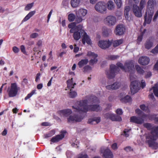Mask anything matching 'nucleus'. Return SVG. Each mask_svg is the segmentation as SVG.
<instances>
[{
  "label": "nucleus",
  "instance_id": "nucleus-1",
  "mask_svg": "<svg viewBox=\"0 0 158 158\" xmlns=\"http://www.w3.org/2000/svg\"><path fill=\"white\" fill-rule=\"evenodd\" d=\"M88 101L85 99L78 101L77 102V106L75 107L72 106L75 109V111L79 113H86L88 111H93L98 112L102 110V108L99 105L94 104L87 105Z\"/></svg>",
  "mask_w": 158,
  "mask_h": 158
},
{
  "label": "nucleus",
  "instance_id": "nucleus-2",
  "mask_svg": "<svg viewBox=\"0 0 158 158\" xmlns=\"http://www.w3.org/2000/svg\"><path fill=\"white\" fill-rule=\"evenodd\" d=\"M156 0H149L147 2V9L144 16V22L143 25L149 24L154 14V5Z\"/></svg>",
  "mask_w": 158,
  "mask_h": 158
},
{
  "label": "nucleus",
  "instance_id": "nucleus-3",
  "mask_svg": "<svg viewBox=\"0 0 158 158\" xmlns=\"http://www.w3.org/2000/svg\"><path fill=\"white\" fill-rule=\"evenodd\" d=\"M68 27L70 29L69 31L70 33H73V37L74 40H78L81 37V33H84L85 31L83 29L82 25L79 24L76 26L75 23H71L68 25Z\"/></svg>",
  "mask_w": 158,
  "mask_h": 158
},
{
  "label": "nucleus",
  "instance_id": "nucleus-4",
  "mask_svg": "<svg viewBox=\"0 0 158 158\" xmlns=\"http://www.w3.org/2000/svg\"><path fill=\"white\" fill-rule=\"evenodd\" d=\"M116 65L117 66L114 64H111L110 67V70L106 71V73L108 79H111L115 77V73L119 72L120 70L119 68H120L123 71H124V66L123 64L120 62H118Z\"/></svg>",
  "mask_w": 158,
  "mask_h": 158
},
{
  "label": "nucleus",
  "instance_id": "nucleus-5",
  "mask_svg": "<svg viewBox=\"0 0 158 158\" xmlns=\"http://www.w3.org/2000/svg\"><path fill=\"white\" fill-rule=\"evenodd\" d=\"M20 89V87L18 86L16 83H11L10 87H8L7 90L9 97H13L15 96Z\"/></svg>",
  "mask_w": 158,
  "mask_h": 158
},
{
  "label": "nucleus",
  "instance_id": "nucleus-6",
  "mask_svg": "<svg viewBox=\"0 0 158 158\" xmlns=\"http://www.w3.org/2000/svg\"><path fill=\"white\" fill-rule=\"evenodd\" d=\"M140 82L137 81L135 80L132 81L130 85V90L132 94L138 92L140 89L139 86Z\"/></svg>",
  "mask_w": 158,
  "mask_h": 158
},
{
  "label": "nucleus",
  "instance_id": "nucleus-7",
  "mask_svg": "<svg viewBox=\"0 0 158 158\" xmlns=\"http://www.w3.org/2000/svg\"><path fill=\"white\" fill-rule=\"evenodd\" d=\"M124 71L132 73L134 70V64L132 61H129L124 63Z\"/></svg>",
  "mask_w": 158,
  "mask_h": 158
},
{
  "label": "nucleus",
  "instance_id": "nucleus-8",
  "mask_svg": "<svg viewBox=\"0 0 158 158\" xmlns=\"http://www.w3.org/2000/svg\"><path fill=\"white\" fill-rule=\"evenodd\" d=\"M106 4L103 2H98L95 6L96 10L100 13H104L106 10Z\"/></svg>",
  "mask_w": 158,
  "mask_h": 158
},
{
  "label": "nucleus",
  "instance_id": "nucleus-9",
  "mask_svg": "<svg viewBox=\"0 0 158 158\" xmlns=\"http://www.w3.org/2000/svg\"><path fill=\"white\" fill-rule=\"evenodd\" d=\"M84 115L82 114L81 115L76 114L74 115H70L68 118L67 120L68 123H73L74 122H80L83 119Z\"/></svg>",
  "mask_w": 158,
  "mask_h": 158
},
{
  "label": "nucleus",
  "instance_id": "nucleus-10",
  "mask_svg": "<svg viewBox=\"0 0 158 158\" xmlns=\"http://www.w3.org/2000/svg\"><path fill=\"white\" fill-rule=\"evenodd\" d=\"M112 42L108 40H99L98 43V46L102 49H106L109 48L111 45Z\"/></svg>",
  "mask_w": 158,
  "mask_h": 158
},
{
  "label": "nucleus",
  "instance_id": "nucleus-11",
  "mask_svg": "<svg viewBox=\"0 0 158 158\" xmlns=\"http://www.w3.org/2000/svg\"><path fill=\"white\" fill-rule=\"evenodd\" d=\"M143 10L137 5L133 4L132 6V10L134 15L137 17L140 18L142 15V10Z\"/></svg>",
  "mask_w": 158,
  "mask_h": 158
},
{
  "label": "nucleus",
  "instance_id": "nucleus-12",
  "mask_svg": "<svg viewBox=\"0 0 158 158\" xmlns=\"http://www.w3.org/2000/svg\"><path fill=\"white\" fill-rule=\"evenodd\" d=\"M87 56L93 58V59H91L89 60V64L90 65H93L97 63L98 61L97 59L98 55L97 54H95L94 52H88L87 54Z\"/></svg>",
  "mask_w": 158,
  "mask_h": 158
},
{
  "label": "nucleus",
  "instance_id": "nucleus-13",
  "mask_svg": "<svg viewBox=\"0 0 158 158\" xmlns=\"http://www.w3.org/2000/svg\"><path fill=\"white\" fill-rule=\"evenodd\" d=\"M66 131H61V134L57 135L53 137L51 139V141L53 143H56L61 140L64 137Z\"/></svg>",
  "mask_w": 158,
  "mask_h": 158
},
{
  "label": "nucleus",
  "instance_id": "nucleus-14",
  "mask_svg": "<svg viewBox=\"0 0 158 158\" xmlns=\"http://www.w3.org/2000/svg\"><path fill=\"white\" fill-rule=\"evenodd\" d=\"M125 29L123 25H119L116 27L115 32L116 35H123L125 31Z\"/></svg>",
  "mask_w": 158,
  "mask_h": 158
},
{
  "label": "nucleus",
  "instance_id": "nucleus-15",
  "mask_svg": "<svg viewBox=\"0 0 158 158\" xmlns=\"http://www.w3.org/2000/svg\"><path fill=\"white\" fill-rule=\"evenodd\" d=\"M149 57L146 56H142L139 58L138 60V63L143 65H148L150 61Z\"/></svg>",
  "mask_w": 158,
  "mask_h": 158
},
{
  "label": "nucleus",
  "instance_id": "nucleus-16",
  "mask_svg": "<svg viewBox=\"0 0 158 158\" xmlns=\"http://www.w3.org/2000/svg\"><path fill=\"white\" fill-rule=\"evenodd\" d=\"M130 121L138 124H141L144 123V120L140 117L133 116L131 117Z\"/></svg>",
  "mask_w": 158,
  "mask_h": 158
},
{
  "label": "nucleus",
  "instance_id": "nucleus-17",
  "mask_svg": "<svg viewBox=\"0 0 158 158\" xmlns=\"http://www.w3.org/2000/svg\"><path fill=\"white\" fill-rule=\"evenodd\" d=\"M154 39L152 37H150L146 40L144 46L145 48L149 49L152 48L153 45Z\"/></svg>",
  "mask_w": 158,
  "mask_h": 158
},
{
  "label": "nucleus",
  "instance_id": "nucleus-18",
  "mask_svg": "<svg viewBox=\"0 0 158 158\" xmlns=\"http://www.w3.org/2000/svg\"><path fill=\"white\" fill-rule=\"evenodd\" d=\"M57 113L60 116L67 117L71 114L72 111L71 109H66L59 110L57 111Z\"/></svg>",
  "mask_w": 158,
  "mask_h": 158
},
{
  "label": "nucleus",
  "instance_id": "nucleus-19",
  "mask_svg": "<svg viewBox=\"0 0 158 158\" xmlns=\"http://www.w3.org/2000/svg\"><path fill=\"white\" fill-rule=\"evenodd\" d=\"M102 157L103 158H113V154L109 149H106L104 151L102 152Z\"/></svg>",
  "mask_w": 158,
  "mask_h": 158
},
{
  "label": "nucleus",
  "instance_id": "nucleus-20",
  "mask_svg": "<svg viewBox=\"0 0 158 158\" xmlns=\"http://www.w3.org/2000/svg\"><path fill=\"white\" fill-rule=\"evenodd\" d=\"M106 21L109 25H114L116 22V18L113 16H108L106 18Z\"/></svg>",
  "mask_w": 158,
  "mask_h": 158
},
{
  "label": "nucleus",
  "instance_id": "nucleus-21",
  "mask_svg": "<svg viewBox=\"0 0 158 158\" xmlns=\"http://www.w3.org/2000/svg\"><path fill=\"white\" fill-rule=\"evenodd\" d=\"M155 140L154 139L146 140V143L148 144L149 147H151L154 149H157L158 148V143L155 142Z\"/></svg>",
  "mask_w": 158,
  "mask_h": 158
},
{
  "label": "nucleus",
  "instance_id": "nucleus-22",
  "mask_svg": "<svg viewBox=\"0 0 158 158\" xmlns=\"http://www.w3.org/2000/svg\"><path fill=\"white\" fill-rule=\"evenodd\" d=\"M120 86V84L118 82H115L111 85H107L106 86V89L110 90L112 89H118Z\"/></svg>",
  "mask_w": 158,
  "mask_h": 158
},
{
  "label": "nucleus",
  "instance_id": "nucleus-23",
  "mask_svg": "<svg viewBox=\"0 0 158 158\" xmlns=\"http://www.w3.org/2000/svg\"><path fill=\"white\" fill-rule=\"evenodd\" d=\"M35 13V10L30 12L23 19L22 21V22H24L28 20L32 17Z\"/></svg>",
  "mask_w": 158,
  "mask_h": 158
},
{
  "label": "nucleus",
  "instance_id": "nucleus-24",
  "mask_svg": "<svg viewBox=\"0 0 158 158\" xmlns=\"http://www.w3.org/2000/svg\"><path fill=\"white\" fill-rule=\"evenodd\" d=\"M89 102L91 103H98L99 102L98 98L94 96H91L89 98Z\"/></svg>",
  "mask_w": 158,
  "mask_h": 158
},
{
  "label": "nucleus",
  "instance_id": "nucleus-25",
  "mask_svg": "<svg viewBox=\"0 0 158 158\" xmlns=\"http://www.w3.org/2000/svg\"><path fill=\"white\" fill-rule=\"evenodd\" d=\"M101 121V118L99 117H95L93 118L89 119L88 123L93 124V122L95 121L96 123H99Z\"/></svg>",
  "mask_w": 158,
  "mask_h": 158
},
{
  "label": "nucleus",
  "instance_id": "nucleus-26",
  "mask_svg": "<svg viewBox=\"0 0 158 158\" xmlns=\"http://www.w3.org/2000/svg\"><path fill=\"white\" fill-rule=\"evenodd\" d=\"M112 121H121L122 118L121 116L112 114L110 118Z\"/></svg>",
  "mask_w": 158,
  "mask_h": 158
},
{
  "label": "nucleus",
  "instance_id": "nucleus-27",
  "mask_svg": "<svg viewBox=\"0 0 158 158\" xmlns=\"http://www.w3.org/2000/svg\"><path fill=\"white\" fill-rule=\"evenodd\" d=\"M89 61L87 59H82L79 61L78 65L80 68H81L88 63Z\"/></svg>",
  "mask_w": 158,
  "mask_h": 158
},
{
  "label": "nucleus",
  "instance_id": "nucleus-28",
  "mask_svg": "<svg viewBox=\"0 0 158 158\" xmlns=\"http://www.w3.org/2000/svg\"><path fill=\"white\" fill-rule=\"evenodd\" d=\"M87 11L86 10L83 9H80L78 12L79 16L83 17L85 16L87 13Z\"/></svg>",
  "mask_w": 158,
  "mask_h": 158
},
{
  "label": "nucleus",
  "instance_id": "nucleus-29",
  "mask_svg": "<svg viewBox=\"0 0 158 158\" xmlns=\"http://www.w3.org/2000/svg\"><path fill=\"white\" fill-rule=\"evenodd\" d=\"M107 8L108 10H112L114 9L115 6L113 2L111 1H109L107 4Z\"/></svg>",
  "mask_w": 158,
  "mask_h": 158
},
{
  "label": "nucleus",
  "instance_id": "nucleus-30",
  "mask_svg": "<svg viewBox=\"0 0 158 158\" xmlns=\"http://www.w3.org/2000/svg\"><path fill=\"white\" fill-rule=\"evenodd\" d=\"M131 97L128 95H127L120 99L121 101L124 103L130 102H131Z\"/></svg>",
  "mask_w": 158,
  "mask_h": 158
},
{
  "label": "nucleus",
  "instance_id": "nucleus-31",
  "mask_svg": "<svg viewBox=\"0 0 158 158\" xmlns=\"http://www.w3.org/2000/svg\"><path fill=\"white\" fill-rule=\"evenodd\" d=\"M73 78H72L71 79H69L67 81V87L70 90V89H72L74 88V85H73Z\"/></svg>",
  "mask_w": 158,
  "mask_h": 158
},
{
  "label": "nucleus",
  "instance_id": "nucleus-32",
  "mask_svg": "<svg viewBox=\"0 0 158 158\" xmlns=\"http://www.w3.org/2000/svg\"><path fill=\"white\" fill-rule=\"evenodd\" d=\"M123 42V40L122 39L114 40L113 42V46L114 48L122 44Z\"/></svg>",
  "mask_w": 158,
  "mask_h": 158
},
{
  "label": "nucleus",
  "instance_id": "nucleus-33",
  "mask_svg": "<svg viewBox=\"0 0 158 158\" xmlns=\"http://www.w3.org/2000/svg\"><path fill=\"white\" fill-rule=\"evenodd\" d=\"M55 133V131L54 130H52L49 131L48 133L44 135V138H48L54 135Z\"/></svg>",
  "mask_w": 158,
  "mask_h": 158
},
{
  "label": "nucleus",
  "instance_id": "nucleus-34",
  "mask_svg": "<svg viewBox=\"0 0 158 158\" xmlns=\"http://www.w3.org/2000/svg\"><path fill=\"white\" fill-rule=\"evenodd\" d=\"M80 3L79 0H71V4L73 7H76L78 6Z\"/></svg>",
  "mask_w": 158,
  "mask_h": 158
},
{
  "label": "nucleus",
  "instance_id": "nucleus-35",
  "mask_svg": "<svg viewBox=\"0 0 158 158\" xmlns=\"http://www.w3.org/2000/svg\"><path fill=\"white\" fill-rule=\"evenodd\" d=\"M83 36L85 37V39L87 44H88L91 45L92 44L91 39L86 32H84L83 33Z\"/></svg>",
  "mask_w": 158,
  "mask_h": 158
},
{
  "label": "nucleus",
  "instance_id": "nucleus-36",
  "mask_svg": "<svg viewBox=\"0 0 158 158\" xmlns=\"http://www.w3.org/2000/svg\"><path fill=\"white\" fill-rule=\"evenodd\" d=\"M135 68L138 73L142 75L143 74L144 71L139 65H136Z\"/></svg>",
  "mask_w": 158,
  "mask_h": 158
},
{
  "label": "nucleus",
  "instance_id": "nucleus-37",
  "mask_svg": "<svg viewBox=\"0 0 158 158\" xmlns=\"http://www.w3.org/2000/svg\"><path fill=\"white\" fill-rule=\"evenodd\" d=\"M77 95V94L76 92L73 91L72 89H70V92L69 93V95L70 98H73L75 97Z\"/></svg>",
  "mask_w": 158,
  "mask_h": 158
},
{
  "label": "nucleus",
  "instance_id": "nucleus-38",
  "mask_svg": "<svg viewBox=\"0 0 158 158\" xmlns=\"http://www.w3.org/2000/svg\"><path fill=\"white\" fill-rule=\"evenodd\" d=\"M75 18V15L73 13L69 14L68 15V19L70 22L74 21Z\"/></svg>",
  "mask_w": 158,
  "mask_h": 158
},
{
  "label": "nucleus",
  "instance_id": "nucleus-39",
  "mask_svg": "<svg viewBox=\"0 0 158 158\" xmlns=\"http://www.w3.org/2000/svg\"><path fill=\"white\" fill-rule=\"evenodd\" d=\"M119 56L118 55H111L108 56L107 59L110 60H114L118 58Z\"/></svg>",
  "mask_w": 158,
  "mask_h": 158
},
{
  "label": "nucleus",
  "instance_id": "nucleus-40",
  "mask_svg": "<svg viewBox=\"0 0 158 158\" xmlns=\"http://www.w3.org/2000/svg\"><path fill=\"white\" fill-rule=\"evenodd\" d=\"M152 89L153 90V92L155 95L158 97V88L157 87L153 86L152 88L150 89V91L152 90Z\"/></svg>",
  "mask_w": 158,
  "mask_h": 158
},
{
  "label": "nucleus",
  "instance_id": "nucleus-41",
  "mask_svg": "<svg viewBox=\"0 0 158 158\" xmlns=\"http://www.w3.org/2000/svg\"><path fill=\"white\" fill-rule=\"evenodd\" d=\"M146 0H141L139 3V7L143 10L146 5Z\"/></svg>",
  "mask_w": 158,
  "mask_h": 158
},
{
  "label": "nucleus",
  "instance_id": "nucleus-42",
  "mask_svg": "<svg viewBox=\"0 0 158 158\" xmlns=\"http://www.w3.org/2000/svg\"><path fill=\"white\" fill-rule=\"evenodd\" d=\"M33 5V2L27 4L25 7L24 10L26 11L29 10L32 7Z\"/></svg>",
  "mask_w": 158,
  "mask_h": 158
},
{
  "label": "nucleus",
  "instance_id": "nucleus-43",
  "mask_svg": "<svg viewBox=\"0 0 158 158\" xmlns=\"http://www.w3.org/2000/svg\"><path fill=\"white\" fill-rule=\"evenodd\" d=\"M116 3L118 8H121L122 5V1L121 0H114Z\"/></svg>",
  "mask_w": 158,
  "mask_h": 158
},
{
  "label": "nucleus",
  "instance_id": "nucleus-44",
  "mask_svg": "<svg viewBox=\"0 0 158 158\" xmlns=\"http://www.w3.org/2000/svg\"><path fill=\"white\" fill-rule=\"evenodd\" d=\"M35 90H34L32 91L30 93L28 94L25 97V100H26L30 98L35 94Z\"/></svg>",
  "mask_w": 158,
  "mask_h": 158
},
{
  "label": "nucleus",
  "instance_id": "nucleus-45",
  "mask_svg": "<svg viewBox=\"0 0 158 158\" xmlns=\"http://www.w3.org/2000/svg\"><path fill=\"white\" fill-rule=\"evenodd\" d=\"M84 71L83 72H85L88 71L89 70H92V68L89 65L85 66L83 68Z\"/></svg>",
  "mask_w": 158,
  "mask_h": 158
},
{
  "label": "nucleus",
  "instance_id": "nucleus-46",
  "mask_svg": "<svg viewBox=\"0 0 158 158\" xmlns=\"http://www.w3.org/2000/svg\"><path fill=\"white\" fill-rule=\"evenodd\" d=\"M82 17H78L77 16L75 19V22L74 23H76V24L77 23H80L82 21V19L81 18Z\"/></svg>",
  "mask_w": 158,
  "mask_h": 158
},
{
  "label": "nucleus",
  "instance_id": "nucleus-47",
  "mask_svg": "<svg viewBox=\"0 0 158 158\" xmlns=\"http://www.w3.org/2000/svg\"><path fill=\"white\" fill-rule=\"evenodd\" d=\"M143 35L142 33L138 36L137 39V43L138 44H139V43L142 41Z\"/></svg>",
  "mask_w": 158,
  "mask_h": 158
},
{
  "label": "nucleus",
  "instance_id": "nucleus-48",
  "mask_svg": "<svg viewBox=\"0 0 158 158\" xmlns=\"http://www.w3.org/2000/svg\"><path fill=\"white\" fill-rule=\"evenodd\" d=\"M156 115L155 114L151 115L150 116V117L153 118L155 122L158 123V117H156Z\"/></svg>",
  "mask_w": 158,
  "mask_h": 158
},
{
  "label": "nucleus",
  "instance_id": "nucleus-49",
  "mask_svg": "<svg viewBox=\"0 0 158 158\" xmlns=\"http://www.w3.org/2000/svg\"><path fill=\"white\" fill-rule=\"evenodd\" d=\"M39 36L38 33H34L31 34L30 35V37L31 38H35Z\"/></svg>",
  "mask_w": 158,
  "mask_h": 158
},
{
  "label": "nucleus",
  "instance_id": "nucleus-50",
  "mask_svg": "<svg viewBox=\"0 0 158 158\" xmlns=\"http://www.w3.org/2000/svg\"><path fill=\"white\" fill-rule=\"evenodd\" d=\"M20 50L24 54H26V52L25 51V48L24 45H22L20 46Z\"/></svg>",
  "mask_w": 158,
  "mask_h": 158
},
{
  "label": "nucleus",
  "instance_id": "nucleus-51",
  "mask_svg": "<svg viewBox=\"0 0 158 158\" xmlns=\"http://www.w3.org/2000/svg\"><path fill=\"white\" fill-rule=\"evenodd\" d=\"M88 156L86 154L83 155L82 154H80L79 155L78 158H88Z\"/></svg>",
  "mask_w": 158,
  "mask_h": 158
},
{
  "label": "nucleus",
  "instance_id": "nucleus-52",
  "mask_svg": "<svg viewBox=\"0 0 158 158\" xmlns=\"http://www.w3.org/2000/svg\"><path fill=\"white\" fill-rule=\"evenodd\" d=\"M12 49L13 52L15 53H18L19 50V48L16 46L13 47Z\"/></svg>",
  "mask_w": 158,
  "mask_h": 158
},
{
  "label": "nucleus",
  "instance_id": "nucleus-53",
  "mask_svg": "<svg viewBox=\"0 0 158 158\" xmlns=\"http://www.w3.org/2000/svg\"><path fill=\"white\" fill-rule=\"evenodd\" d=\"M135 111V113L139 115H140L143 113V111L139 109H136Z\"/></svg>",
  "mask_w": 158,
  "mask_h": 158
},
{
  "label": "nucleus",
  "instance_id": "nucleus-54",
  "mask_svg": "<svg viewBox=\"0 0 158 158\" xmlns=\"http://www.w3.org/2000/svg\"><path fill=\"white\" fill-rule=\"evenodd\" d=\"M112 114L110 113H106L105 115V117L106 119H110V118L111 115Z\"/></svg>",
  "mask_w": 158,
  "mask_h": 158
},
{
  "label": "nucleus",
  "instance_id": "nucleus-55",
  "mask_svg": "<svg viewBox=\"0 0 158 158\" xmlns=\"http://www.w3.org/2000/svg\"><path fill=\"white\" fill-rule=\"evenodd\" d=\"M52 11H53V10L52 9L51 10V11H50V12H49V14H48V17H47L48 19H47V23H48L49 22V20L50 19V17L52 15Z\"/></svg>",
  "mask_w": 158,
  "mask_h": 158
},
{
  "label": "nucleus",
  "instance_id": "nucleus-56",
  "mask_svg": "<svg viewBox=\"0 0 158 158\" xmlns=\"http://www.w3.org/2000/svg\"><path fill=\"white\" fill-rule=\"evenodd\" d=\"M116 113L118 114H122L123 113L122 109H118L116 110Z\"/></svg>",
  "mask_w": 158,
  "mask_h": 158
},
{
  "label": "nucleus",
  "instance_id": "nucleus-57",
  "mask_svg": "<svg viewBox=\"0 0 158 158\" xmlns=\"http://www.w3.org/2000/svg\"><path fill=\"white\" fill-rule=\"evenodd\" d=\"M40 75L41 74L40 73H38L36 74L35 79V81L36 82H37L38 80L40 79Z\"/></svg>",
  "mask_w": 158,
  "mask_h": 158
},
{
  "label": "nucleus",
  "instance_id": "nucleus-58",
  "mask_svg": "<svg viewBox=\"0 0 158 158\" xmlns=\"http://www.w3.org/2000/svg\"><path fill=\"white\" fill-rule=\"evenodd\" d=\"M140 109L143 111L146 110L147 109L146 107L144 104H142L140 106Z\"/></svg>",
  "mask_w": 158,
  "mask_h": 158
},
{
  "label": "nucleus",
  "instance_id": "nucleus-59",
  "mask_svg": "<svg viewBox=\"0 0 158 158\" xmlns=\"http://www.w3.org/2000/svg\"><path fill=\"white\" fill-rule=\"evenodd\" d=\"M112 148L114 150H115L117 149V144L116 143H113L111 146Z\"/></svg>",
  "mask_w": 158,
  "mask_h": 158
},
{
  "label": "nucleus",
  "instance_id": "nucleus-60",
  "mask_svg": "<svg viewBox=\"0 0 158 158\" xmlns=\"http://www.w3.org/2000/svg\"><path fill=\"white\" fill-rule=\"evenodd\" d=\"M131 147L130 146H127L124 148V150L127 152L130 151L131 150Z\"/></svg>",
  "mask_w": 158,
  "mask_h": 158
},
{
  "label": "nucleus",
  "instance_id": "nucleus-61",
  "mask_svg": "<svg viewBox=\"0 0 158 158\" xmlns=\"http://www.w3.org/2000/svg\"><path fill=\"white\" fill-rule=\"evenodd\" d=\"M145 86L146 83L145 82L143 81V80H142L141 81V84H140V86L143 89Z\"/></svg>",
  "mask_w": 158,
  "mask_h": 158
},
{
  "label": "nucleus",
  "instance_id": "nucleus-62",
  "mask_svg": "<svg viewBox=\"0 0 158 158\" xmlns=\"http://www.w3.org/2000/svg\"><path fill=\"white\" fill-rule=\"evenodd\" d=\"M152 75V73L150 72H147V73L145 76V78H148L150 77Z\"/></svg>",
  "mask_w": 158,
  "mask_h": 158
},
{
  "label": "nucleus",
  "instance_id": "nucleus-63",
  "mask_svg": "<svg viewBox=\"0 0 158 158\" xmlns=\"http://www.w3.org/2000/svg\"><path fill=\"white\" fill-rule=\"evenodd\" d=\"M129 12V11L124 10V14L126 19H127L128 18Z\"/></svg>",
  "mask_w": 158,
  "mask_h": 158
},
{
  "label": "nucleus",
  "instance_id": "nucleus-64",
  "mask_svg": "<svg viewBox=\"0 0 158 158\" xmlns=\"http://www.w3.org/2000/svg\"><path fill=\"white\" fill-rule=\"evenodd\" d=\"M154 68L156 70L158 71V60L154 66Z\"/></svg>",
  "mask_w": 158,
  "mask_h": 158
}]
</instances>
